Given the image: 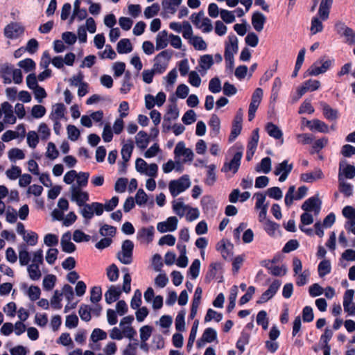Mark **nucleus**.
<instances>
[{
	"label": "nucleus",
	"mask_w": 355,
	"mask_h": 355,
	"mask_svg": "<svg viewBox=\"0 0 355 355\" xmlns=\"http://www.w3.org/2000/svg\"><path fill=\"white\" fill-rule=\"evenodd\" d=\"M186 30L184 33V38L188 43L193 46L196 50L205 51L207 48V43L202 37L193 35V31L191 26L186 24Z\"/></svg>",
	"instance_id": "nucleus-3"
},
{
	"label": "nucleus",
	"mask_w": 355,
	"mask_h": 355,
	"mask_svg": "<svg viewBox=\"0 0 355 355\" xmlns=\"http://www.w3.org/2000/svg\"><path fill=\"white\" fill-rule=\"evenodd\" d=\"M232 245L230 242L224 239L220 241L216 245V250L220 252L225 259L230 258V248Z\"/></svg>",
	"instance_id": "nucleus-26"
},
{
	"label": "nucleus",
	"mask_w": 355,
	"mask_h": 355,
	"mask_svg": "<svg viewBox=\"0 0 355 355\" xmlns=\"http://www.w3.org/2000/svg\"><path fill=\"white\" fill-rule=\"evenodd\" d=\"M119 275V271L117 266L112 263L107 268V276L110 282H116Z\"/></svg>",
	"instance_id": "nucleus-44"
},
{
	"label": "nucleus",
	"mask_w": 355,
	"mask_h": 355,
	"mask_svg": "<svg viewBox=\"0 0 355 355\" xmlns=\"http://www.w3.org/2000/svg\"><path fill=\"white\" fill-rule=\"evenodd\" d=\"M27 270L30 279L33 281L39 280L42 277V272L37 263H31L29 265L27 268Z\"/></svg>",
	"instance_id": "nucleus-35"
},
{
	"label": "nucleus",
	"mask_w": 355,
	"mask_h": 355,
	"mask_svg": "<svg viewBox=\"0 0 355 355\" xmlns=\"http://www.w3.org/2000/svg\"><path fill=\"white\" fill-rule=\"evenodd\" d=\"M191 186L188 175H184L178 180H171L168 184V189L173 197H176Z\"/></svg>",
	"instance_id": "nucleus-2"
},
{
	"label": "nucleus",
	"mask_w": 355,
	"mask_h": 355,
	"mask_svg": "<svg viewBox=\"0 0 355 355\" xmlns=\"http://www.w3.org/2000/svg\"><path fill=\"white\" fill-rule=\"evenodd\" d=\"M214 64V59L211 55L206 54L202 55L198 61V71L201 72L203 71L205 73Z\"/></svg>",
	"instance_id": "nucleus-22"
},
{
	"label": "nucleus",
	"mask_w": 355,
	"mask_h": 355,
	"mask_svg": "<svg viewBox=\"0 0 355 355\" xmlns=\"http://www.w3.org/2000/svg\"><path fill=\"white\" fill-rule=\"evenodd\" d=\"M259 135H252L251 140L249 141L248 144V152L246 159L250 161L252 159L255 150L257 147L258 141H259Z\"/></svg>",
	"instance_id": "nucleus-27"
},
{
	"label": "nucleus",
	"mask_w": 355,
	"mask_h": 355,
	"mask_svg": "<svg viewBox=\"0 0 355 355\" xmlns=\"http://www.w3.org/2000/svg\"><path fill=\"white\" fill-rule=\"evenodd\" d=\"M320 87V82L319 80L309 79L305 81L303 85L297 89L299 98L302 97L309 91L313 92L318 89Z\"/></svg>",
	"instance_id": "nucleus-15"
},
{
	"label": "nucleus",
	"mask_w": 355,
	"mask_h": 355,
	"mask_svg": "<svg viewBox=\"0 0 355 355\" xmlns=\"http://www.w3.org/2000/svg\"><path fill=\"white\" fill-rule=\"evenodd\" d=\"M189 208V206L185 205L181 198L173 201V211L180 217H183Z\"/></svg>",
	"instance_id": "nucleus-23"
},
{
	"label": "nucleus",
	"mask_w": 355,
	"mask_h": 355,
	"mask_svg": "<svg viewBox=\"0 0 355 355\" xmlns=\"http://www.w3.org/2000/svg\"><path fill=\"white\" fill-rule=\"evenodd\" d=\"M266 194L270 198L275 200H280L282 198V191L278 187H272L268 188Z\"/></svg>",
	"instance_id": "nucleus-59"
},
{
	"label": "nucleus",
	"mask_w": 355,
	"mask_h": 355,
	"mask_svg": "<svg viewBox=\"0 0 355 355\" xmlns=\"http://www.w3.org/2000/svg\"><path fill=\"white\" fill-rule=\"evenodd\" d=\"M266 21L265 15L259 11H256L252 16L251 23L254 29L257 32H261Z\"/></svg>",
	"instance_id": "nucleus-16"
},
{
	"label": "nucleus",
	"mask_w": 355,
	"mask_h": 355,
	"mask_svg": "<svg viewBox=\"0 0 355 355\" xmlns=\"http://www.w3.org/2000/svg\"><path fill=\"white\" fill-rule=\"evenodd\" d=\"M324 175L321 169H317L314 172L302 173L300 175L301 181L306 182H313L317 180L322 179Z\"/></svg>",
	"instance_id": "nucleus-25"
},
{
	"label": "nucleus",
	"mask_w": 355,
	"mask_h": 355,
	"mask_svg": "<svg viewBox=\"0 0 355 355\" xmlns=\"http://www.w3.org/2000/svg\"><path fill=\"white\" fill-rule=\"evenodd\" d=\"M134 243L130 240H125L121 246V251L117 253L118 259L123 264L128 265L132 262Z\"/></svg>",
	"instance_id": "nucleus-5"
},
{
	"label": "nucleus",
	"mask_w": 355,
	"mask_h": 355,
	"mask_svg": "<svg viewBox=\"0 0 355 355\" xmlns=\"http://www.w3.org/2000/svg\"><path fill=\"white\" fill-rule=\"evenodd\" d=\"M217 338V333L213 328H207L202 336V340L206 341L207 343H211L215 340Z\"/></svg>",
	"instance_id": "nucleus-47"
},
{
	"label": "nucleus",
	"mask_w": 355,
	"mask_h": 355,
	"mask_svg": "<svg viewBox=\"0 0 355 355\" xmlns=\"http://www.w3.org/2000/svg\"><path fill=\"white\" fill-rule=\"evenodd\" d=\"M322 201L318 196H312L304 202L302 209L307 212L313 211L315 215H318L321 209Z\"/></svg>",
	"instance_id": "nucleus-9"
},
{
	"label": "nucleus",
	"mask_w": 355,
	"mask_h": 355,
	"mask_svg": "<svg viewBox=\"0 0 355 355\" xmlns=\"http://www.w3.org/2000/svg\"><path fill=\"white\" fill-rule=\"evenodd\" d=\"M178 220L175 216H171L164 222L157 224V229L161 232H173L177 229Z\"/></svg>",
	"instance_id": "nucleus-13"
},
{
	"label": "nucleus",
	"mask_w": 355,
	"mask_h": 355,
	"mask_svg": "<svg viewBox=\"0 0 355 355\" xmlns=\"http://www.w3.org/2000/svg\"><path fill=\"white\" fill-rule=\"evenodd\" d=\"M90 338L93 342L96 343L98 340L106 339L107 333L101 329L96 328L93 330Z\"/></svg>",
	"instance_id": "nucleus-54"
},
{
	"label": "nucleus",
	"mask_w": 355,
	"mask_h": 355,
	"mask_svg": "<svg viewBox=\"0 0 355 355\" xmlns=\"http://www.w3.org/2000/svg\"><path fill=\"white\" fill-rule=\"evenodd\" d=\"M18 66L22 68L26 72L35 70L36 67L35 62L31 58H26L18 62Z\"/></svg>",
	"instance_id": "nucleus-42"
},
{
	"label": "nucleus",
	"mask_w": 355,
	"mask_h": 355,
	"mask_svg": "<svg viewBox=\"0 0 355 355\" xmlns=\"http://www.w3.org/2000/svg\"><path fill=\"white\" fill-rule=\"evenodd\" d=\"M24 33V28L17 23L8 24L4 29V34L6 37L16 39Z\"/></svg>",
	"instance_id": "nucleus-14"
},
{
	"label": "nucleus",
	"mask_w": 355,
	"mask_h": 355,
	"mask_svg": "<svg viewBox=\"0 0 355 355\" xmlns=\"http://www.w3.org/2000/svg\"><path fill=\"white\" fill-rule=\"evenodd\" d=\"M243 113H242V111L240 110L233 121L232 130L231 133H240L241 132V131L242 130V127H243Z\"/></svg>",
	"instance_id": "nucleus-34"
},
{
	"label": "nucleus",
	"mask_w": 355,
	"mask_h": 355,
	"mask_svg": "<svg viewBox=\"0 0 355 355\" xmlns=\"http://www.w3.org/2000/svg\"><path fill=\"white\" fill-rule=\"evenodd\" d=\"M282 282L279 279H275L270 285L269 288L262 293L260 298L257 300V304H263L270 300L277 293L280 287Z\"/></svg>",
	"instance_id": "nucleus-10"
},
{
	"label": "nucleus",
	"mask_w": 355,
	"mask_h": 355,
	"mask_svg": "<svg viewBox=\"0 0 355 355\" xmlns=\"http://www.w3.org/2000/svg\"><path fill=\"white\" fill-rule=\"evenodd\" d=\"M320 106L326 119L333 121L338 118V111L331 108L327 103L320 102Z\"/></svg>",
	"instance_id": "nucleus-29"
},
{
	"label": "nucleus",
	"mask_w": 355,
	"mask_h": 355,
	"mask_svg": "<svg viewBox=\"0 0 355 355\" xmlns=\"http://www.w3.org/2000/svg\"><path fill=\"white\" fill-rule=\"evenodd\" d=\"M121 293V289L119 286H111L105 293V302L108 304H112L119 298Z\"/></svg>",
	"instance_id": "nucleus-20"
},
{
	"label": "nucleus",
	"mask_w": 355,
	"mask_h": 355,
	"mask_svg": "<svg viewBox=\"0 0 355 355\" xmlns=\"http://www.w3.org/2000/svg\"><path fill=\"white\" fill-rule=\"evenodd\" d=\"M153 327L149 325H144L139 329L141 341H147L151 336Z\"/></svg>",
	"instance_id": "nucleus-56"
},
{
	"label": "nucleus",
	"mask_w": 355,
	"mask_h": 355,
	"mask_svg": "<svg viewBox=\"0 0 355 355\" xmlns=\"http://www.w3.org/2000/svg\"><path fill=\"white\" fill-rule=\"evenodd\" d=\"M170 56L166 51L160 52L154 59L153 69L157 73H162L167 68Z\"/></svg>",
	"instance_id": "nucleus-7"
},
{
	"label": "nucleus",
	"mask_w": 355,
	"mask_h": 355,
	"mask_svg": "<svg viewBox=\"0 0 355 355\" xmlns=\"http://www.w3.org/2000/svg\"><path fill=\"white\" fill-rule=\"evenodd\" d=\"M190 19L193 25L203 33H209L212 31L213 26L211 20L205 17L203 11L193 13L191 15Z\"/></svg>",
	"instance_id": "nucleus-4"
},
{
	"label": "nucleus",
	"mask_w": 355,
	"mask_h": 355,
	"mask_svg": "<svg viewBox=\"0 0 355 355\" xmlns=\"http://www.w3.org/2000/svg\"><path fill=\"white\" fill-rule=\"evenodd\" d=\"M99 56L101 59L108 58L110 60H114L116 57V54L115 51L113 50L112 46L109 44L105 46V49L103 51L98 53Z\"/></svg>",
	"instance_id": "nucleus-52"
},
{
	"label": "nucleus",
	"mask_w": 355,
	"mask_h": 355,
	"mask_svg": "<svg viewBox=\"0 0 355 355\" xmlns=\"http://www.w3.org/2000/svg\"><path fill=\"white\" fill-rule=\"evenodd\" d=\"M80 213L85 219V223L88 224L94 217V214L101 216L103 213V205L100 202H92L80 207Z\"/></svg>",
	"instance_id": "nucleus-1"
},
{
	"label": "nucleus",
	"mask_w": 355,
	"mask_h": 355,
	"mask_svg": "<svg viewBox=\"0 0 355 355\" xmlns=\"http://www.w3.org/2000/svg\"><path fill=\"white\" fill-rule=\"evenodd\" d=\"M293 164H288V160H284L282 162L279 163L277 166H275L274 173L275 175H279L281 173H286L289 174L293 170Z\"/></svg>",
	"instance_id": "nucleus-32"
},
{
	"label": "nucleus",
	"mask_w": 355,
	"mask_h": 355,
	"mask_svg": "<svg viewBox=\"0 0 355 355\" xmlns=\"http://www.w3.org/2000/svg\"><path fill=\"white\" fill-rule=\"evenodd\" d=\"M271 170V159L269 157L263 158L259 164L256 166V171H262L264 173H268Z\"/></svg>",
	"instance_id": "nucleus-37"
},
{
	"label": "nucleus",
	"mask_w": 355,
	"mask_h": 355,
	"mask_svg": "<svg viewBox=\"0 0 355 355\" xmlns=\"http://www.w3.org/2000/svg\"><path fill=\"white\" fill-rule=\"evenodd\" d=\"M8 157L10 161H15L16 159H23L25 155L21 149L12 148L8 151Z\"/></svg>",
	"instance_id": "nucleus-60"
},
{
	"label": "nucleus",
	"mask_w": 355,
	"mask_h": 355,
	"mask_svg": "<svg viewBox=\"0 0 355 355\" xmlns=\"http://www.w3.org/2000/svg\"><path fill=\"white\" fill-rule=\"evenodd\" d=\"M263 98V89L257 88L253 92L251 97V102L248 109V120L252 121L255 116V112L258 109Z\"/></svg>",
	"instance_id": "nucleus-6"
},
{
	"label": "nucleus",
	"mask_w": 355,
	"mask_h": 355,
	"mask_svg": "<svg viewBox=\"0 0 355 355\" xmlns=\"http://www.w3.org/2000/svg\"><path fill=\"white\" fill-rule=\"evenodd\" d=\"M256 320L257 324L261 325L263 329L266 330L268 329L269 320L266 311H260L257 315Z\"/></svg>",
	"instance_id": "nucleus-39"
},
{
	"label": "nucleus",
	"mask_w": 355,
	"mask_h": 355,
	"mask_svg": "<svg viewBox=\"0 0 355 355\" xmlns=\"http://www.w3.org/2000/svg\"><path fill=\"white\" fill-rule=\"evenodd\" d=\"M132 83L130 80V72H126L125 76L123 80L122 85L120 89L121 92L123 94H127L129 92L132 87Z\"/></svg>",
	"instance_id": "nucleus-50"
},
{
	"label": "nucleus",
	"mask_w": 355,
	"mask_h": 355,
	"mask_svg": "<svg viewBox=\"0 0 355 355\" xmlns=\"http://www.w3.org/2000/svg\"><path fill=\"white\" fill-rule=\"evenodd\" d=\"M122 271L125 272L123 275V288L122 291H124L126 293H130L131 290V276L128 272V268H123L122 269Z\"/></svg>",
	"instance_id": "nucleus-46"
},
{
	"label": "nucleus",
	"mask_w": 355,
	"mask_h": 355,
	"mask_svg": "<svg viewBox=\"0 0 355 355\" xmlns=\"http://www.w3.org/2000/svg\"><path fill=\"white\" fill-rule=\"evenodd\" d=\"M186 24L191 26L187 21H184L182 24L176 21H172L169 24V28L178 33H182L184 37V33L186 30Z\"/></svg>",
	"instance_id": "nucleus-41"
},
{
	"label": "nucleus",
	"mask_w": 355,
	"mask_h": 355,
	"mask_svg": "<svg viewBox=\"0 0 355 355\" xmlns=\"http://www.w3.org/2000/svg\"><path fill=\"white\" fill-rule=\"evenodd\" d=\"M65 112L64 105L62 103H57L53 106L51 118L53 120H59L64 117Z\"/></svg>",
	"instance_id": "nucleus-33"
},
{
	"label": "nucleus",
	"mask_w": 355,
	"mask_h": 355,
	"mask_svg": "<svg viewBox=\"0 0 355 355\" xmlns=\"http://www.w3.org/2000/svg\"><path fill=\"white\" fill-rule=\"evenodd\" d=\"M92 309L85 304H82L80 306L78 313L81 320L88 322L91 320Z\"/></svg>",
	"instance_id": "nucleus-49"
},
{
	"label": "nucleus",
	"mask_w": 355,
	"mask_h": 355,
	"mask_svg": "<svg viewBox=\"0 0 355 355\" xmlns=\"http://www.w3.org/2000/svg\"><path fill=\"white\" fill-rule=\"evenodd\" d=\"M168 35L166 31L159 32L156 36V49L160 50L166 48L168 43Z\"/></svg>",
	"instance_id": "nucleus-28"
},
{
	"label": "nucleus",
	"mask_w": 355,
	"mask_h": 355,
	"mask_svg": "<svg viewBox=\"0 0 355 355\" xmlns=\"http://www.w3.org/2000/svg\"><path fill=\"white\" fill-rule=\"evenodd\" d=\"M19 252V263L21 266H26L30 261V254L25 245H21Z\"/></svg>",
	"instance_id": "nucleus-43"
},
{
	"label": "nucleus",
	"mask_w": 355,
	"mask_h": 355,
	"mask_svg": "<svg viewBox=\"0 0 355 355\" xmlns=\"http://www.w3.org/2000/svg\"><path fill=\"white\" fill-rule=\"evenodd\" d=\"M71 191V200L75 202L78 207L85 205L86 202L89 201V194L87 191H83L82 189L75 185H72L70 188Z\"/></svg>",
	"instance_id": "nucleus-8"
},
{
	"label": "nucleus",
	"mask_w": 355,
	"mask_h": 355,
	"mask_svg": "<svg viewBox=\"0 0 355 355\" xmlns=\"http://www.w3.org/2000/svg\"><path fill=\"white\" fill-rule=\"evenodd\" d=\"M221 82L217 77L213 78L209 83V90L214 94L219 93L221 91Z\"/></svg>",
	"instance_id": "nucleus-51"
},
{
	"label": "nucleus",
	"mask_w": 355,
	"mask_h": 355,
	"mask_svg": "<svg viewBox=\"0 0 355 355\" xmlns=\"http://www.w3.org/2000/svg\"><path fill=\"white\" fill-rule=\"evenodd\" d=\"M152 135H137L136 137V144L138 148L144 149L146 148L150 139Z\"/></svg>",
	"instance_id": "nucleus-40"
},
{
	"label": "nucleus",
	"mask_w": 355,
	"mask_h": 355,
	"mask_svg": "<svg viewBox=\"0 0 355 355\" xmlns=\"http://www.w3.org/2000/svg\"><path fill=\"white\" fill-rule=\"evenodd\" d=\"M99 233L103 236H114L116 234V227L109 225H103L99 230Z\"/></svg>",
	"instance_id": "nucleus-58"
},
{
	"label": "nucleus",
	"mask_w": 355,
	"mask_h": 355,
	"mask_svg": "<svg viewBox=\"0 0 355 355\" xmlns=\"http://www.w3.org/2000/svg\"><path fill=\"white\" fill-rule=\"evenodd\" d=\"M21 170L19 166H12L11 168L8 169L6 172L8 179L15 180L21 175Z\"/></svg>",
	"instance_id": "nucleus-62"
},
{
	"label": "nucleus",
	"mask_w": 355,
	"mask_h": 355,
	"mask_svg": "<svg viewBox=\"0 0 355 355\" xmlns=\"http://www.w3.org/2000/svg\"><path fill=\"white\" fill-rule=\"evenodd\" d=\"M220 15L221 19L227 24L232 23L235 20V15L232 11L221 9L220 10Z\"/></svg>",
	"instance_id": "nucleus-63"
},
{
	"label": "nucleus",
	"mask_w": 355,
	"mask_h": 355,
	"mask_svg": "<svg viewBox=\"0 0 355 355\" xmlns=\"http://www.w3.org/2000/svg\"><path fill=\"white\" fill-rule=\"evenodd\" d=\"M241 158L242 153H236L229 162H225L222 168V171L225 173L232 172V173H235L239 169Z\"/></svg>",
	"instance_id": "nucleus-11"
},
{
	"label": "nucleus",
	"mask_w": 355,
	"mask_h": 355,
	"mask_svg": "<svg viewBox=\"0 0 355 355\" xmlns=\"http://www.w3.org/2000/svg\"><path fill=\"white\" fill-rule=\"evenodd\" d=\"M338 190L345 197H349L352 196L353 189L352 186L349 183L344 182L343 175L339 172L338 174Z\"/></svg>",
	"instance_id": "nucleus-24"
},
{
	"label": "nucleus",
	"mask_w": 355,
	"mask_h": 355,
	"mask_svg": "<svg viewBox=\"0 0 355 355\" xmlns=\"http://www.w3.org/2000/svg\"><path fill=\"white\" fill-rule=\"evenodd\" d=\"M134 144L132 140L127 141V142L123 145L121 154L125 162H128L130 160Z\"/></svg>",
	"instance_id": "nucleus-30"
},
{
	"label": "nucleus",
	"mask_w": 355,
	"mask_h": 355,
	"mask_svg": "<svg viewBox=\"0 0 355 355\" xmlns=\"http://www.w3.org/2000/svg\"><path fill=\"white\" fill-rule=\"evenodd\" d=\"M155 229L153 226L142 227L137 232V238L143 242L149 243L153 239Z\"/></svg>",
	"instance_id": "nucleus-17"
},
{
	"label": "nucleus",
	"mask_w": 355,
	"mask_h": 355,
	"mask_svg": "<svg viewBox=\"0 0 355 355\" xmlns=\"http://www.w3.org/2000/svg\"><path fill=\"white\" fill-rule=\"evenodd\" d=\"M117 52L120 54H126L132 51V46L129 39H121L116 46Z\"/></svg>",
	"instance_id": "nucleus-31"
},
{
	"label": "nucleus",
	"mask_w": 355,
	"mask_h": 355,
	"mask_svg": "<svg viewBox=\"0 0 355 355\" xmlns=\"http://www.w3.org/2000/svg\"><path fill=\"white\" fill-rule=\"evenodd\" d=\"M323 30V25L322 21L316 17H313L311 19V32L312 34H316L322 32Z\"/></svg>",
	"instance_id": "nucleus-61"
},
{
	"label": "nucleus",
	"mask_w": 355,
	"mask_h": 355,
	"mask_svg": "<svg viewBox=\"0 0 355 355\" xmlns=\"http://www.w3.org/2000/svg\"><path fill=\"white\" fill-rule=\"evenodd\" d=\"M174 153L176 157H183L184 162L187 161L191 162L193 158V151L189 148H185L184 144L182 142H179L176 145L174 150Z\"/></svg>",
	"instance_id": "nucleus-12"
},
{
	"label": "nucleus",
	"mask_w": 355,
	"mask_h": 355,
	"mask_svg": "<svg viewBox=\"0 0 355 355\" xmlns=\"http://www.w3.org/2000/svg\"><path fill=\"white\" fill-rule=\"evenodd\" d=\"M182 0H162V6L163 10L168 14H175Z\"/></svg>",
	"instance_id": "nucleus-21"
},
{
	"label": "nucleus",
	"mask_w": 355,
	"mask_h": 355,
	"mask_svg": "<svg viewBox=\"0 0 355 355\" xmlns=\"http://www.w3.org/2000/svg\"><path fill=\"white\" fill-rule=\"evenodd\" d=\"M26 294L31 301H35L40 298L41 291L37 286H31L28 289Z\"/></svg>",
	"instance_id": "nucleus-55"
},
{
	"label": "nucleus",
	"mask_w": 355,
	"mask_h": 355,
	"mask_svg": "<svg viewBox=\"0 0 355 355\" xmlns=\"http://www.w3.org/2000/svg\"><path fill=\"white\" fill-rule=\"evenodd\" d=\"M331 263L329 260H322L318 265V274L320 277H323L331 272Z\"/></svg>",
	"instance_id": "nucleus-38"
},
{
	"label": "nucleus",
	"mask_w": 355,
	"mask_h": 355,
	"mask_svg": "<svg viewBox=\"0 0 355 355\" xmlns=\"http://www.w3.org/2000/svg\"><path fill=\"white\" fill-rule=\"evenodd\" d=\"M56 277L54 275H47L43 279V287L46 291H51L55 286Z\"/></svg>",
	"instance_id": "nucleus-48"
},
{
	"label": "nucleus",
	"mask_w": 355,
	"mask_h": 355,
	"mask_svg": "<svg viewBox=\"0 0 355 355\" xmlns=\"http://www.w3.org/2000/svg\"><path fill=\"white\" fill-rule=\"evenodd\" d=\"M168 42L171 46L176 49H181L182 46V41L181 37L178 35L170 34L168 35Z\"/></svg>",
	"instance_id": "nucleus-64"
},
{
	"label": "nucleus",
	"mask_w": 355,
	"mask_h": 355,
	"mask_svg": "<svg viewBox=\"0 0 355 355\" xmlns=\"http://www.w3.org/2000/svg\"><path fill=\"white\" fill-rule=\"evenodd\" d=\"M200 260L198 259H195L192 262V263L190 266L189 269V273L191 276L192 279H195L198 277L199 272H200Z\"/></svg>",
	"instance_id": "nucleus-53"
},
{
	"label": "nucleus",
	"mask_w": 355,
	"mask_h": 355,
	"mask_svg": "<svg viewBox=\"0 0 355 355\" xmlns=\"http://www.w3.org/2000/svg\"><path fill=\"white\" fill-rule=\"evenodd\" d=\"M228 40L225 45V56L234 57L238 51V40L235 35H230Z\"/></svg>",
	"instance_id": "nucleus-18"
},
{
	"label": "nucleus",
	"mask_w": 355,
	"mask_h": 355,
	"mask_svg": "<svg viewBox=\"0 0 355 355\" xmlns=\"http://www.w3.org/2000/svg\"><path fill=\"white\" fill-rule=\"evenodd\" d=\"M3 122L6 124H14L16 122V116L14 115L12 106L8 102L3 103Z\"/></svg>",
	"instance_id": "nucleus-19"
},
{
	"label": "nucleus",
	"mask_w": 355,
	"mask_h": 355,
	"mask_svg": "<svg viewBox=\"0 0 355 355\" xmlns=\"http://www.w3.org/2000/svg\"><path fill=\"white\" fill-rule=\"evenodd\" d=\"M313 125L311 128V131L312 132H319L321 133H325L329 132L328 125L323 121L319 119H313Z\"/></svg>",
	"instance_id": "nucleus-36"
},
{
	"label": "nucleus",
	"mask_w": 355,
	"mask_h": 355,
	"mask_svg": "<svg viewBox=\"0 0 355 355\" xmlns=\"http://www.w3.org/2000/svg\"><path fill=\"white\" fill-rule=\"evenodd\" d=\"M222 313H218L212 309H209L205 317V322H208L212 320H214L216 322H218L222 320Z\"/></svg>",
	"instance_id": "nucleus-45"
},
{
	"label": "nucleus",
	"mask_w": 355,
	"mask_h": 355,
	"mask_svg": "<svg viewBox=\"0 0 355 355\" xmlns=\"http://www.w3.org/2000/svg\"><path fill=\"white\" fill-rule=\"evenodd\" d=\"M185 313L180 311L176 316L175 325L178 331H182L185 329V322H184Z\"/></svg>",
	"instance_id": "nucleus-57"
}]
</instances>
